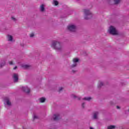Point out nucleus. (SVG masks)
Here are the masks:
<instances>
[{"label":"nucleus","instance_id":"nucleus-24","mask_svg":"<svg viewBox=\"0 0 129 129\" xmlns=\"http://www.w3.org/2000/svg\"><path fill=\"white\" fill-rule=\"evenodd\" d=\"M33 36H34V33L30 34V38H33Z\"/></svg>","mask_w":129,"mask_h":129},{"label":"nucleus","instance_id":"nucleus-2","mask_svg":"<svg viewBox=\"0 0 129 129\" xmlns=\"http://www.w3.org/2000/svg\"><path fill=\"white\" fill-rule=\"evenodd\" d=\"M84 13L85 14V20H89V19H91V18H92V13H91L89 10H84Z\"/></svg>","mask_w":129,"mask_h":129},{"label":"nucleus","instance_id":"nucleus-22","mask_svg":"<svg viewBox=\"0 0 129 129\" xmlns=\"http://www.w3.org/2000/svg\"><path fill=\"white\" fill-rule=\"evenodd\" d=\"M6 64V62H4L1 66H0V68H2L3 66H5V64Z\"/></svg>","mask_w":129,"mask_h":129},{"label":"nucleus","instance_id":"nucleus-29","mask_svg":"<svg viewBox=\"0 0 129 129\" xmlns=\"http://www.w3.org/2000/svg\"><path fill=\"white\" fill-rule=\"evenodd\" d=\"M116 108H117V109H119L120 108V107H119V106H117Z\"/></svg>","mask_w":129,"mask_h":129},{"label":"nucleus","instance_id":"nucleus-23","mask_svg":"<svg viewBox=\"0 0 129 129\" xmlns=\"http://www.w3.org/2000/svg\"><path fill=\"white\" fill-rule=\"evenodd\" d=\"M62 90H63V88L62 87L59 88V92H61V91H62Z\"/></svg>","mask_w":129,"mask_h":129},{"label":"nucleus","instance_id":"nucleus-16","mask_svg":"<svg viewBox=\"0 0 129 129\" xmlns=\"http://www.w3.org/2000/svg\"><path fill=\"white\" fill-rule=\"evenodd\" d=\"M53 4H54V6H58L59 5V3L57 1H53Z\"/></svg>","mask_w":129,"mask_h":129},{"label":"nucleus","instance_id":"nucleus-1","mask_svg":"<svg viewBox=\"0 0 129 129\" xmlns=\"http://www.w3.org/2000/svg\"><path fill=\"white\" fill-rule=\"evenodd\" d=\"M51 47L53 48V49L58 50V51L62 50V45H61V43L58 41H52Z\"/></svg>","mask_w":129,"mask_h":129},{"label":"nucleus","instance_id":"nucleus-14","mask_svg":"<svg viewBox=\"0 0 129 129\" xmlns=\"http://www.w3.org/2000/svg\"><path fill=\"white\" fill-rule=\"evenodd\" d=\"M7 38L8 39V41H13V36H12L11 35H8Z\"/></svg>","mask_w":129,"mask_h":129},{"label":"nucleus","instance_id":"nucleus-25","mask_svg":"<svg viewBox=\"0 0 129 129\" xmlns=\"http://www.w3.org/2000/svg\"><path fill=\"white\" fill-rule=\"evenodd\" d=\"M9 64L10 65H13V61H9Z\"/></svg>","mask_w":129,"mask_h":129},{"label":"nucleus","instance_id":"nucleus-8","mask_svg":"<svg viewBox=\"0 0 129 129\" xmlns=\"http://www.w3.org/2000/svg\"><path fill=\"white\" fill-rule=\"evenodd\" d=\"M60 119V115L59 114H54L53 115V120L57 121Z\"/></svg>","mask_w":129,"mask_h":129},{"label":"nucleus","instance_id":"nucleus-26","mask_svg":"<svg viewBox=\"0 0 129 129\" xmlns=\"http://www.w3.org/2000/svg\"><path fill=\"white\" fill-rule=\"evenodd\" d=\"M12 19L14 21H16V18H15L14 17H12Z\"/></svg>","mask_w":129,"mask_h":129},{"label":"nucleus","instance_id":"nucleus-30","mask_svg":"<svg viewBox=\"0 0 129 129\" xmlns=\"http://www.w3.org/2000/svg\"><path fill=\"white\" fill-rule=\"evenodd\" d=\"M73 73H75V72H76V71L73 70Z\"/></svg>","mask_w":129,"mask_h":129},{"label":"nucleus","instance_id":"nucleus-3","mask_svg":"<svg viewBox=\"0 0 129 129\" xmlns=\"http://www.w3.org/2000/svg\"><path fill=\"white\" fill-rule=\"evenodd\" d=\"M109 33L111 34V35H113L114 36L115 35H117V31H116V29L115 28H114L113 26H111L109 28Z\"/></svg>","mask_w":129,"mask_h":129},{"label":"nucleus","instance_id":"nucleus-13","mask_svg":"<svg viewBox=\"0 0 129 129\" xmlns=\"http://www.w3.org/2000/svg\"><path fill=\"white\" fill-rule=\"evenodd\" d=\"M23 68H24V69H30V67H31V66L26 64L23 66Z\"/></svg>","mask_w":129,"mask_h":129},{"label":"nucleus","instance_id":"nucleus-7","mask_svg":"<svg viewBox=\"0 0 129 129\" xmlns=\"http://www.w3.org/2000/svg\"><path fill=\"white\" fill-rule=\"evenodd\" d=\"M22 90L24 92H26V93H30V88H28L27 87H23Z\"/></svg>","mask_w":129,"mask_h":129},{"label":"nucleus","instance_id":"nucleus-11","mask_svg":"<svg viewBox=\"0 0 129 129\" xmlns=\"http://www.w3.org/2000/svg\"><path fill=\"white\" fill-rule=\"evenodd\" d=\"M39 100L41 103H43V102H45L46 99L44 97H41L39 99Z\"/></svg>","mask_w":129,"mask_h":129},{"label":"nucleus","instance_id":"nucleus-20","mask_svg":"<svg viewBox=\"0 0 129 129\" xmlns=\"http://www.w3.org/2000/svg\"><path fill=\"white\" fill-rule=\"evenodd\" d=\"M73 97L74 98H78V100H80V97H76V96H75V95H73Z\"/></svg>","mask_w":129,"mask_h":129},{"label":"nucleus","instance_id":"nucleus-10","mask_svg":"<svg viewBox=\"0 0 129 129\" xmlns=\"http://www.w3.org/2000/svg\"><path fill=\"white\" fill-rule=\"evenodd\" d=\"M97 115H98V112H94L93 118H94V119H96V118H97Z\"/></svg>","mask_w":129,"mask_h":129},{"label":"nucleus","instance_id":"nucleus-9","mask_svg":"<svg viewBox=\"0 0 129 129\" xmlns=\"http://www.w3.org/2000/svg\"><path fill=\"white\" fill-rule=\"evenodd\" d=\"M39 10L42 13L45 12V5L42 4L41 5H40Z\"/></svg>","mask_w":129,"mask_h":129},{"label":"nucleus","instance_id":"nucleus-15","mask_svg":"<svg viewBox=\"0 0 129 129\" xmlns=\"http://www.w3.org/2000/svg\"><path fill=\"white\" fill-rule=\"evenodd\" d=\"M84 100H87L88 101H89V100L92 99V98L90 97H85L84 99H83Z\"/></svg>","mask_w":129,"mask_h":129},{"label":"nucleus","instance_id":"nucleus-19","mask_svg":"<svg viewBox=\"0 0 129 129\" xmlns=\"http://www.w3.org/2000/svg\"><path fill=\"white\" fill-rule=\"evenodd\" d=\"M103 85V83L101 82H99V85L98 86V87H101Z\"/></svg>","mask_w":129,"mask_h":129},{"label":"nucleus","instance_id":"nucleus-17","mask_svg":"<svg viewBox=\"0 0 129 129\" xmlns=\"http://www.w3.org/2000/svg\"><path fill=\"white\" fill-rule=\"evenodd\" d=\"M114 127H115V126H114L113 125H110L107 127V128L108 129H113V128H114Z\"/></svg>","mask_w":129,"mask_h":129},{"label":"nucleus","instance_id":"nucleus-28","mask_svg":"<svg viewBox=\"0 0 129 129\" xmlns=\"http://www.w3.org/2000/svg\"><path fill=\"white\" fill-rule=\"evenodd\" d=\"M17 68H18V67L17 66H16L15 68H13L14 70H16V69H17Z\"/></svg>","mask_w":129,"mask_h":129},{"label":"nucleus","instance_id":"nucleus-12","mask_svg":"<svg viewBox=\"0 0 129 129\" xmlns=\"http://www.w3.org/2000/svg\"><path fill=\"white\" fill-rule=\"evenodd\" d=\"M114 5H118L121 0H113Z\"/></svg>","mask_w":129,"mask_h":129},{"label":"nucleus","instance_id":"nucleus-5","mask_svg":"<svg viewBox=\"0 0 129 129\" xmlns=\"http://www.w3.org/2000/svg\"><path fill=\"white\" fill-rule=\"evenodd\" d=\"M73 61L74 63L71 66V67L72 68H74V67H76L77 66V63H76L79 61V59L78 58H74Z\"/></svg>","mask_w":129,"mask_h":129},{"label":"nucleus","instance_id":"nucleus-18","mask_svg":"<svg viewBox=\"0 0 129 129\" xmlns=\"http://www.w3.org/2000/svg\"><path fill=\"white\" fill-rule=\"evenodd\" d=\"M6 103L7 105H11V102L9 100H7Z\"/></svg>","mask_w":129,"mask_h":129},{"label":"nucleus","instance_id":"nucleus-6","mask_svg":"<svg viewBox=\"0 0 129 129\" xmlns=\"http://www.w3.org/2000/svg\"><path fill=\"white\" fill-rule=\"evenodd\" d=\"M13 79H14V82H18V80H19V76L17 74H13Z\"/></svg>","mask_w":129,"mask_h":129},{"label":"nucleus","instance_id":"nucleus-27","mask_svg":"<svg viewBox=\"0 0 129 129\" xmlns=\"http://www.w3.org/2000/svg\"><path fill=\"white\" fill-rule=\"evenodd\" d=\"M82 107H83V108H84V103H82Z\"/></svg>","mask_w":129,"mask_h":129},{"label":"nucleus","instance_id":"nucleus-21","mask_svg":"<svg viewBox=\"0 0 129 129\" xmlns=\"http://www.w3.org/2000/svg\"><path fill=\"white\" fill-rule=\"evenodd\" d=\"M36 118H38V116L34 115L33 116V120H35V119H36Z\"/></svg>","mask_w":129,"mask_h":129},{"label":"nucleus","instance_id":"nucleus-4","mask_svg":"<svg viewBox=\"0 0 129 129\" xmlns=\"http://www.w3.org/2000/svg\"><path fill=\"white\" fill-rule=\"evenodd\" d=\"M68 29L70 32H75L76 31V26L74 25H70L68 26Z\"/></svg>","mask_w":129,"mask_h":129}]
</instances>
